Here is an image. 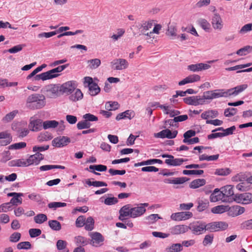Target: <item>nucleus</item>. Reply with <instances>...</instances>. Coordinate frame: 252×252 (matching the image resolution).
I'll list each match as a JSON object with an SVG mask.
<instances>
[{"label": "nucleus", "instance_id": "79ce46f5", "mask_svg": "<svg viewBox=\"0 0 252 252\" xmlns=\"http://www.w3.org/2000/svg\"><path fill=\"white\" fill-rule=\"evenodd\" d=\"M158 214H151L146 217L145 219L147 221V223L149 224H153L156 222L158 219H161Z\"/></svg>", "mask_w": 252, "mask_h": 252}, {"label": "nucleus", "instance_id": "e2e57ef3", "mask_svg": "<svg viewBox=\"0 0 252 252\" xmlns=\"http://www.w3.org/2000/svg\"><path fill=\"white\" fill-rule=\"evenodd\" d=\"M26 143L24 142H21L19 143H14L10 145L8 147L9 150L13 149H21L26 147Z\"/></svg>", "mask_w": 252, "mask_h": 252}, {"label": "nucleus", "instance_id": "052dcab7", "mask_svg": "<svg viewBox=\"0 0 252 252\" xmlns=\"http://www.w3.org/2000/svg\"><path fill=\"white\" fill-rule=\"evenodd\" d=\"M25 46L24 44H19L7 50V52L11 54H15L21 51Z\"/></svg>", "mask_w": 252, "mask_h": 252}, {"label": "nucleus", "instance_id": "de8ad7c7", "mask_svg": "<svg viewBox=\"0 0 252 252\" xmlns=\"http://www.w3.org/2000/svg\"><path fill=\"white\" fill-rule=\"evenodd\" d=\"M120 105L116 101L107 102L105 104V108L108 111L115 110L119 108Z\"/></svg>", "mask_w": 252, "mask_h": 252}, {"label": "nucleus", "instance_id": "603ef678", "mask_svg": "<svg viewBox=\"0 0 252 252\" xmlns=\"http://www.w3.org/2000/svg\"><path fill=\"white\" fill-rule=\"evenodd\" d=\"M88 63H89V66L90 68L95 69L100 65L101 61L98 59H94L89 60Z\"/></svg>", "mask_w": 252, "mask_h": 252}, {"label": "nucleus", "instance_id": "1a4fd4ad", "mask_svg": "<svg viewBox=\"0 0 252 252\" xmlns=\"http://www.w3.org/2000/svg\"><path fill=\"white\" fill-rule=\"evenodd\" d=\"M112 69L114 70H122L127 68L128 66V63L124 59H116L111 62Z\"/></svg>", "mask_w": 252, "mask_h": 252}, {"label": "nucleus", "instance_id": "49530a36", "mask_svg": "<svg viewBox=\"0 0 252 252\" xmlns=\"http://www.w3.org/2000/svg\"><path fill=\"white\" fill-rule=\"evenodd\" d=\"M227 207L224 205H219L212 208L211 212L214 214H222L227 211Z\"/></svg>", "mask_w": 252, "mask_h": 252}, {"label": "nucleus", "instance_id": "dca6fc26", "mask_svg": "<svg viewBox=\"0 0 252 252\" xmlns=\"http://www.w3.org/2000/svg\"><path fill=\"white\" fill-rule=\"evenodd\" d=\"M184 102L188 105L197 106L203 104V100L200 95L191 96L183 98Z\"/></svg>", "mask_w": 252, "mask_h": 252}, {"label": "nucleus", "instance_id": "20e7f679", "mask_svg": "<svg viewBox=\"0 0 252 252\" xmlns=\"http://www.w3.org/2000/svg\"><path fill=\"white\" fill-rule=\"evenodd\" d=\"M224 197L223 202L231 203L235 201V195L233 190V186L226 185L220 188Z\"/></svg>", "mask_w": 252, "mask_h": 252}, {"label": "nucleus", "instance_id": "a18cd8bd", "mask_svg": "<svg viewBox=\"0 0 252 252\" xmlns=\"http://www.w3.org/2000/svg\"><path fill=\"white\" fill-rule=\"evenodd\" d=\"M167 249L169 252H180L183 250L182 245L180 243L173 244Z\"/></svg>", "mask_w": 252, "mask_h": 252}, {"label": "nucleus", "instance_id": "6ab92c4d", "mask_svg": "<svg viewBox=\"0 0 252 252\" xmlns=\"http://www.w3.org/2000/svg\"><path fill=\"white\" fill-rule=\"evenodd\" d=\"M91 243L93 246L98 247L102 244L104 240L103 236L98 232H93L91 234Z\"/></svg>", "mask_w": 252, "mask_h": 252}, {"label": "nucleus", "instance_id": "2f4dec72", "mask_svg": "<svg viewBox=\"0 0 252 252\" xmlns=\"http://www.w3.org/2000/svg\"><path fill=\"white\" fill-rule=\"evenodd\" d=\"M248 173L246 172H240L237 174L232 178L233 182H243L247 180Z\"/></svg>", "mask_w": 252, "mask_h": 252}, {"label": "nucleus", "instance_id": "cd10ccee", "mask_svg": "<svg viewBox=\"0 0 252 252\" xmlns=\"http://www.w3.org/2000/svg\"><path fill=\"white\" fill-rule=\"evenodd\" d=\"M188 159H184L183 158H174L173 156V158L166 159L165 160V163L168 165L176 166L182 164V163L187 161Z\"/></svg>", "mask_w": 252, "mask_h": 252}, {"label": "nucleus", "instance_id": "a211bd4d", "mask_svg": "<svg viewBox=\"0 0 252 252\" xmlns=\"http://www.w3.org/2000/svg\"><path fill=\"white\" fill-rule=\"evenodd\" d=\"M131 206L130 204H126L123 206L119 210L120 216L119 219L124 221L126 220V217H129L131 218Z\"/></svg>", "mask_w": 252, "mask_h": 252}, {"label": "nucleus", "instance_id": "f8f14e48", "mask_svg": "<svg viewBox=\"0 0 252 252\" xmlns=\"http://www.w3.org/2000/svg\"><path fill=\"white\" fill-rule=\"evenodd\" d=\"M70 139L64 136H59L52 141V146L57 148L63 147L70 143Z\"/></svg>", "mask_w": 252, "mask_h": 252}, {"label": "nucleus", "instance_id": "bf43d9fd", "mask_svg": "<svg viewBox=\"0 0 252 252\" xmlns=\"http://www.w3.org/2000/svg\"><path fill=\"white\" fill-rule=\"evenodd\" d=\"M27 161L28 166H29L32 164L38 165L41 160L34 156V155H32L27 159Z\"/></svg>", "mask_w": 252, "mask_h": 252}, {"label": "nucleus", "instance_id": "4be33fe9", "mask_svg": "<svg viewBox=\"0 0 252 252\" xmlns=\"http://www.w3.org/2000/svg\"><path fill=\"white\" fill-rule=\"evenodd\" d=\"M200 76L197 74H192L186 77L183 80L179 82L178 85L179 86H183L188 83H191L199 81Z\"/></svg>", "mask_w": 252, "mask_h": 252}, {"label": "nucleus", "instance_id": "bb28decb", "mask_svg": "<svg viewBox=\"0 0 252 252\" xmlns=\"http://www.w3.org/2000/svg\"><path fill=\"white\" fill-rule=\"evenodd\" d=\"M146 210L143 206L131 207V218H135L142 216Z\"/></svg>", "mask_w": 252, "mask_h": 252}, {"label": "nucleus", "instance_id": "680f3d73", "mask_svg": "<svg viewBox=\"0 0 252 252\" xmlns=\"http://www.w3.org/2000/svg\"><path fill=\"white\" fill-rule=\"evenodd\" d=\"M23 195H18L17 196H15L14 197H12L10 201L9 202L10 204H12L13 205L17 206L18 205L21 204L22 203V199L21 198V196Z\"/></svg>", "mask_w": 252, "mask_h": 252}, {"label": "nucleus", "instance_id": "c9c22d12", "mask_svg": "<svg viewBox=\"0 0 252 252\" xmlns=\"http://www.w3.org/2000/svg\"><path fill=\"white\" fill-rule=\"evenodd\" d=\"M67 243L63 240H59L57 242L56 246L58 250L63 251V252H69V250L66 248Z\"/></svg>", "mask_w": 252, "mask_h": 252}, {"label": "nucleus", "instance_id": "aec40b11", "mask_svg": "<svg viewBox=\"0 0 252 252\" xmlns=\"http://www.w3.org/2000/svg\"><path fill=\"white\" fill-rule=\"evenodd\" d=\"M224 197L221 190L219 189H215L210 196V200L212 202H216L221 201L223 202Z\"/></svg>", "mask_w": 252, "mask_h": 252}, {"label": "nucleus", "instance_id": "72a5a7b5", "mask_svg": "<svg viewBox=\"0 0 252 252\" xmlns=\"http://www.w3.org/2000/svg\"><path fill=\"white\" fill-rule=\"evenodd\" d=\"M206 181L205 179H198L192 181L189 185V187L191 189H197L204 185Z\"/></svg>", "mask_w": 252, "mask_h": 252}, {"label": "nucleus", "instance_id": "e433bc0d", "mask_svg": "<svg viewBox=\"0 0 252 252\" xmlns=\"http://www.w3.org/2000/svg\"><path fill=\"white\" fill-rule=\"evenodd\" d=\"M30 126L32 127V131H37L40 130L42 127L41 120L38 119L31 122Z\"/></svg>", "mask_w": 252, "mask_h": 252}, {"label": "nucleus", "instance_id": "774afa93", "mask_svg": "<svg viewBox=\"0 0 252 252\" xmlns=\"http://www.w3.org/2000/svg\"><path fill=\"white\" fill-rule=\"evenodd\" d=\"M66 206V203L64 202H53L48 204V207L50 208L56 209L60 207H63Z\"/></svg>", "mask_w": 252, "mask_h": 252}, {"label": "nucleus", "instance_id": "f704fd0d", "mask_svg": "<svg viewBox=\"0 0 252 252\" xmlns=\"http://www.w3.org/2000/svg\"><path fill=\"white\" fill-rule=\"evenodd\" d=\"M219 157V155H214L212 156H208L206 154H203L199 156V159L200 161L207 160V161H216Z\"/></svg>", "mask_w": 252, "mask_h": 252}, {"label": "nucleus", "instance_id": "58836bf2", "mask_svg": "<svg viewBox=\"0 0 252 252\" xmlns=\"http://www.w3.org/2000/svg\"><path fill=\"white\" fill-rule=\"evenodd\" d=\"M64 166L59 165H44L39 167V169L41 171H47L53 169H64Z\"/></svg>", "mask_w": 252, "mask_h": 252}, {"label": "nucleus", "instance_id": "4468645a", "mask_svg": "<svg viewBox=\"0 0 252 252\" xmlns=\"http://www.w3.org/2000/svg\"><path fill=\"white\" fill-rule=\"evenodd\" d=\"M178 133L177 130L171 131L169 129L162 130L161 131L154 134V137L156 138L173 139L176 137Z\"/></svg>", "mask_w": 252, "mask_h": 252}, {"label": "nucleus", "instance_id": "4d7b16f0", "mask_svg": "<svg viewBox=\"0 0 252 252\" xmlns=\"http://www.w3.org/2000/svg\"><path fill=\"white\" fill-rule=\"evenodd\" d=\"M91 126V123L87 122L85 119L79 122L77 124V127L78 129H83L88 128Z\"/></svg>", "mask_w": 252, "mask_h": 252}, {"label": "nucleus", "instance_id": "c03bdc74", "mask_svg": "<svg viewBox=\"0 0 252 252\" xmlns=\"http://www.w3.org/2000/svg\"><path fill=\"white\" fill-rule=\"evenodd\" d=\"M48 224L51 228L55 231H59L61 229V224L56 220H51L48 221Z\"/></svg>", "mask_w": 252, "mask_h": 252}, {"label": "nucleus", "instance_id": "864d4df0", "mask_svg": "<svg viewBox=\"0 0 252 252\" xmlns=\"http://www.w3.org/2000/svg\"><path fill=\"white\" fill-rule=\"evenodd\" d=\"M201 99L203 100V104L205 103L206 99H213L214 92L213 91H208L203 93V95L201 96Z\"/></svg>", "mask_w": 252, "mask_h": 252}, {"label": "nucleus", "instance_id": "6e6552de", "mask_svg": "<svg viewBox=\"0 0 252 252\" xmlns=\"http://www.w3.org/2000/svg\"><path fill=\"white\" fill-rule=\"evenodd\" d=\"M59 86L57 84H50L44 87L43 92L48 97L55 98L58 96L60 91Z\"/></svg>", "mask_w": 252, "mask_h": 252}, {"label": "nucleus", "instance_id": "9b49d317", "mask_svg": "<svg viewBox=\"0 0 252 252\" xmlns=\"http://www.w3.org/2000/svg\"><path fill=\"white\" fill-rule=\"evenodd\" d=\"M235 202L238 203L248 204L252 203V194L246 192L241 194H236Z\"/></svg>", "mask_w": 252, "mask_h": 252}, {"label": "nucleus", "instance_id": "338daca9", "mask_svg": "<svg viewBox=\"0 0 252 252\" xmlns=\"http://www.w3.org/2000/svg\"><path fill=\"white\" fill-rule=\"evenodd\" d=\"M196 132L192 129L189 130L184 133L183 136L184 139L183 140V143H185V141L189 140L192 137L195 135Z\"/></svg>", "mask_w": 252, "mask_h": 252}, {"label": "nucleus", "instance_id": "423d86ee", "mask_svg": "<svg viewBox=\"0 0 252 252\" xmlns=\"http://www.w3.org/2000/svg\"><path fill=\"white\" fill-rule=\"evenodd\" d=\"M84 84H87L89 88V93L92 96L97 95L100 91V89L97 84L93 81V78L91 77H85L84 78Z\"/></svg>", "mask_w": 252, "mask_h": 252}, {"label": "nucleus", "instance_id": "8fccbe9b", "mask_svg": "<svg viewBox=\"0 0 252 252\" xmlns=\"http://www.w3.org/2000/svg\"><path fill=\"white\" fill-rule=\"evenodd\" d=\"M251 50H252V46H246L239 49L236 52V54L239 56H245L249 53Z\"/></svg>", "mask_w": 252, "mask_h": 252}, {"label": "nucleus", "instance_id": "f257e3e1", "mask_svg": "<svg viewBox=\"0 0 252 252\" xmlns=\"http://www.w3.org/2000/svg\"><path fill=\"white\" fill-rule=\"evenodd\" d=\"M46 105V98L42 94L34 93L28 96L26 100V106L31 110L39 109Z\"/></svg>", "mask_w": 252, "mask_h": 252}, {"label": "nucleus", "instance_id": "69168bd1", "mask_svg": "<svg viewBox=\"0 0 252 252\" xmlns=\"http://www.w3.org/2000/svg\"><path fill=\"white\" fill-rule=\"evenodd\" d=\"M204 173L203 170H184L183 173L184 175H201Z\"/></svg>", "mask_w": 252, "mask_h": 252}, {"label": "nucleus", "instance_id": "3c124183", "mask_svg": "<svg viewBox=\"0 0 252 252\" xmlns=\"http://www.w3.org/2000/svg\"><path fill=\"white\" fill-rule=\"evenodd\" d=\"M47 220V217L46 215L39 214L34 217V221L38 224H41Z\"/></svg>", "mask_w": 252, "mask_h": 252}, {"label": "nucleus", "instance_id": "6e6d98bb", "mask_svg": "<svg viewBox=\"0 0 252 252\" xmlns=\"http://www.w3.org/2000/svg\"><path fill=\"white\" fill-rule=\"evenodd\" d=\"M32 248L30 242L28 241L22 242L18 243L17 245V248L18 250H29Z\"/></svg>", "mask_w": 252, "mask_h": 252}, {"label": "nucleus", "instance_id": "5701e85b", "mask_svg": "<svg viewBox=\"0 0 252 252\" xmlns=\"http://www.w3.org/2000/svg\"><path fill=\"white\" fill-rule=\"evenodd\" d=\"M135 116V112L132 110H127L124 112L119 113L116 116L117 121H120L122 119H128L131 120Z\"/></svg>", "mask_w": 252, "mask_h": 252}, {"label": "nucleus", "instance_id": "5fc2aeb1", "mask_svg": "<svg viewBox=\"0 0 252 252\" xmlns=\"http://www.w3.org/2000/svg\"><path fill=\"white\" fill-rule=\"evenodd\" d=\"M198 23L200 27L205 31H208L210 29V23L205 19H200Z\"/></svg>", "mask_w": 252, "mask_h": 252}, {"label": "nucleus", "instance_id": "9d476101", "mask_svg": "<svg viewBox=\"0 0 252 252\" xmlns=\"http://www.w3.org/2000/svg\"><path fill=\"white\" fill-rule=\"evenodd\" d=\"M211 24L215 30L221 31L223 27V22L220 15L215 13L211 18Z\"/></svg>", "mask_w": 252, "mask_h": 252}, {"label": "nucleus", "instance_id": "0eeeda50", "mask_svg": "<svg viewBox=\"0 0 252 252\" xmlns=\"http://www.w3.org/2000/svg\"><path fill=\"white\" fill-rule=\"evenodd\" d=\"M206 230L210 232H216L226 229L228 224L224 221H215L206 223Z\"/></svg>", "mask_w": 252, "mask_h": 252}, {"label": "nucleus", "instance_id": "393cba45", "mask_svg": "<svg viewBox=\"0 0 252 252\" xmlns=\"http://www.w3.org/2000/svg\"><path fill=\"white\" fill-rule=\"evenodd\" d=\"M153 25V21H148L143 22L142 23L138 24L137 27L140 30V35L142 33H145L148 30L152 28Z\"/></svg>", "mask_w": 252, "mask_h": 252}, {"label": "nucleus", "instance_id": "b1692460", "mask_svg": "<svg viewBox=\"0 0 252 252\" xmlns=\"http://www.w3.org/2000/svg\"><path fill=\"white\" fill-rule=\"evenodd\" d=\"M245 208L238 205L233 206L229 208V214L232 217H236L244 213Z\"/></svg>", "mask_w": 252, "mask_h": 252}, {"label": "nucleus", "instance_id": "ea45409f", "mask_svg": "<svg viewBox=\"0 0 252 252\" xmlns=\"http://www.w3.org/2000/svg\"><path fill=\"white\" fill-rule=\"evenodd\" d=\"M94 220L93 217H89L85 220V228L86 230L91 231L94 229Z\"/></svg>", "mask_w": 252, "mask_h": 252}, {"label": "nucleus", "instance_id": "13d9d810", "mask_svg": "<svg viewBox=\"0 0 252 252\" xmlns=\"http://www.w3.org/2000/svg\"><path fill=\"white\" fill-rule=\"evenodd\" d=\"M106 205H113L118 202V199L115 197H106L103 201H102Z\"/></svg>", "mask_w": 252, "mask_h": 252}, {"label": "nucleus", "instance_id": "09e8293b", "mask_svg": "<svg viewBox=\"0 0 252 252\" xmlns=\"http://www.w3.org/2000/svg\"><path fill=\"white\" fill-rule=\"evenodd\" d=\"M18 113L17 110H14L5 115V116L2 119V121L5 123H8L12 121L16 114Z\"/></svg>", "mask_w": 252, "mask_h": 252}, {"label": "nucleus", "instance_id": "c756f323", "mask_svg": "<svg viewBox=\"0 0 252 252\" xmlns=\"http://www.w3.org/2000/svg\"><path fill=\"white\" fill-rule=\"evenodd\" d=\"M158 163V164H162L163 161L159 159H150L140 162L136 163L134 166L138 167L139 166L147 165Z\"/></svg>", "mask_w": 252, "mask_h": 252}, {"label": "nucleus", "instance_id": "4c0bfd02", "mask_svg": "<svg viewBox=\"0 0 252 252\" xmlns=\"http://www.w3.org/2000/svg\"><path fill=\"white\" fill-rule=\"evenodd\" d=\"M231 170L229 168H217L215 170V175L218 176H225L230 174Z\"/></svg>", "mask_w": 252, "mask_h": 252}, {"label": "nucleus", "instance_id": "a878e982", "mask_svg": "<svg viewBox=\"0 0 252 252\" xmlns=\"http://www.w3.org/2000/svg\"><path fill=\"white\" fill-rule=\"evenodd\" d=\"M219 115V112L216 110H208L204 111L201 114V118L202 119L209 120V118H215Z\"/></svg>", "mask_w": 252, "mask_h": 252}, {"label": "nucleus", "instance_id": "ddd939ff", "mask_svg": "<svg viewBox=\"0 0 252 252\" xmlns=\"http://www.w3.org/2000/svg\"><path fill=\"white\" fill-rule=\"evenodd\" d=\"M192 217L190 212H181L172 214L170 216L171 220L175 221H181L188 220Z\"/></svg>", "mask_w": 252, "mask_h": 252}, {"label": "nucleus", "instance_id": "7c9ffc66", "mask_svg": "<svg viewBox=\"0 0 252 252\" xmlns=\"http://www.w3.org/2000/svg\"><path fill=\"white\" fill-rule=\"evenodd\" d=\"M10 166L18 167H27L28 166L27 159L23 158L13 160L10 161Z\"/></svg>", "mask_w": 252, "mask_h": 252}, {"label": "nucleus", "instance_id": "7ed1b4c3", "mask_svg": "<svg viewBox=\"0 0 252 252\" xmlns=\"http://www.w3.org/2000/svg\"><path fill=\"white\" fill-rule=\"evenodd\" d=\"M67 64H64L59 66L57 67L52 69L50 70L42 73L40 74L36 75L34 77V79L35 80H42L43 81H45L46 80L56 78L59 75L58 73L63 70L67 66Z\"/></svg>", "mask_w": 252, "mask_h": 252}, {"label": "nucleus", "instance_id": "473e14b6", "mask_svg": "<svg viewBox=\"0 0 252 252\" xmlns=\"http://www.w3.org/2000/svg\"><path fill=\"white\" fill-rule=\"evenodd\" d=\"M74 94L69 96V99L72 101H77L82 99L83 94L80 89H77Z\"/></svg>", "mask_w": 252, "mask_h": 252}, {"label": "nucleus", "instance_id": "39448f33", "mask_svg": "<svg viewBox=\"0 0 252 252\" xmlns=\"http://www.w3.org/2000/svg\"><path fill=\"white\" fill-rule=\"evenodd\" d=\"M189 230H191L194 235H200L206 230V223L201 221L191 222L188 225Z\"/></svg>", "mask_w": 252, "mask_h": 252}, {"label": "nucleus", "instance_id": "37998d69", "mask_svg": "<svg viewBox=\"0 0 252 252\" xmlns=\"http://www.w3.org/2000/svg\"><path fill=\"white\" fill-rule=\"evenodd\" d=\"M52 138V136L50 133L45 132L44 133H41L37 137V140L39 142H42L43 141H46L49 140Z\"/></svg>", "mask_w": 252, "mask_h": 252}, {"label": "nucleus", "instance_id": "0e129e2a", "mask_svg": "<svg viewBox=\"0 0 252 252\" xmlns=\"http://www.w3.org/2000/svg\"><path fill=\"white\" fill-rule=\"evenodd\" d=\"M91 170H95L97 171L103 172L107 170V166L102 164L91 165L89 166Z\"/></svg>", "mask_w": 252, "mask_h": 252}, {"label": "nucleus", "instance_id": "c85d7f7f", "mask_svg": "<svg viewBox=\"0 0 252 252\" xmlns=\"http://www.w3.org/2000/svg\"><path fill=\"white\" fill-rule=\"evenodd\" d=\"M188 181V179L186 177H179L175 178H168L164 180V182L166 184H182Z\"/></svg>", "mask_w": 252, "mask_h": 252}, {"label": "nucleus", "instance_id": "412c9836", "mask_svg": "<svg viewBox=\"0 0 252 252\" xmlns=\"http://www.w3.org/2000/svg\"><path fill=\"white\" fill-rule=\"evenodd\" d=\"M211 67V66L206 63H198L192 64L188 66V69L192 72H198L203 70H206Z\"/></svg>", "mask_w": 252, "mask_h": 252}, {"label": "nucleus", "instance_id": "f3484780", "mask_svg": "<svg viewBox=\"0 0 252 252\" xmlns=\"http://www.w3.org/2000/svg\"><path fill=\"white\" fill-rule=\"evenodd\" d=\"M169 231L173 235L183 234L189 231L188 225L184 224L176 225L170 228Z\"/></svg>", "mask_w": 252, "mask_h": 252}, {"label": "nucleus", "instance_id": "2eb2a0df", "mask_svg": "<svg viewBox=\"0 0 252 252\" xmlns=\"http://www.w3.org/2000/svg\"><path fill=\"white\" fill-rule=\"evenodd\" d=\"M60 92L67 94H71L76 88L75 81H70L62 84L60 87Z\"/></svg>", "mask_w": 252, "mask_h": 252}, {"label": "nucleus", "instance_id": "f03ea898", "mask_svg": "<svg viewBox=\"0 0 252 252\" xmlns=\"http://www.w3.org/2000/svg\"><path fill=\"white\" fill-rule=\"evenodd\" d=\"M248 87L247 84L237 86L230 89H218L213 90L214 99L219 97H227L231 95L236 96L246 89Z\"/></svg>", "mask_w": 252, "mask_h": 252}, {"label": "nucleus", "instance_id": "a19ab883", "mask_svg": "<svg viewBox=\"0 0 252 252\" xmlns=\"http://www.w3.org/2000/svg\"><path fill=\"white\" fill-rule=\"evenodd\" d=\"M59 125V123L55 120L46 121L43 123L44 129H46L50 128H55Z\"/></svg>", "mask_w": 252, "mask_h": 252}]
</instances>
